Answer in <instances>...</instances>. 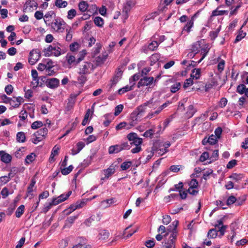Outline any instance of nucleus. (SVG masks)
Wrapping results in <instances>:
<instances>
[{"label": "nucleus", "mask_w": 248, "mask_h": 248, "mask_svg": "<svg viewBox=\"0 0 248 248\" xmlns=\"http://www.w3.org/2000/svg\"><path fill=\"white\" fill-rule=\"evenodd\" d=\"M209 45L206 44L204 40H201L193 43L189 52L187 54V56L189 58H192L194 56L201 50V58L197 62L198 63H200L203 59L206 57L209 50Z\"/></svg>", "instance_id": "1"}, {"label": "nucleus", "mask_w": 248, "mask_h": 248, "mask_svg": "<svg viewBox=\"0 0 248 248\" xmlns=\"http://www.w3.org/2000/svg\"><path fill=\"white\" fill-rule=\"evenodd\" d=\"M61 46V45L59 43H53L52 45L48 46L44 50V56L47 57L60 56L63 53Z\"/></svg>", "instance_id": "2"}, {"label": "nucleus", "mask_w": 248, "mask_h": 248, "mask_svg": "<svg viewBox=\"0 0 248 248\" xmlns=\"http://www.w3.org/2000/svg\"><path fill=\"white\" fill-rule=\"evenodd\" d=\"M68 25L63 19L60 17H54L53 23L50 27L51 30L57 33H62L65 31Z\"/></svg>", "instance_id": "3"}, {"label": "nucleus", "mask_w": 248, "mask_h": 248, "mask_svg": "<svg viewBox=\"0 0 248 248\" xmlns=\"http://www.w3.org/2000/svg\"><path fill=\"white\" fill-rule=\"evenodd\" d=\"M47 133L48 130L47 128L44 127L40 129L32 135L31 139V141L35 144L38 143L46 138Z\"/></svg>", "instance_id": "4"}, {"label": "nucleus", "mask_w": 248, "mask_h": 248, "mask_svg": "<svg viewBox=\"0 0 248 248\" xmlns=\"http://www.w3.org/2000/svg\"><path fill=\"white\" fill-rule=\"evenodd\" d=\"M41 57L40 51L39 49H33L29 54V62L33 65L40 59Z\"/></svg>", "instance_id": "5"}, {"label": "nucleus", "mask_w": 248, "mask_h": 248, "mask_svg": "<svg viewBox=\"0 0 248 248\" xmlns=\"http://www.w3.org/2000/svg\"><path fill=\"white\" fill-rule=\"evenodd\" d=\"M93 65L90 62H83L80 65L78 74H88L93 70Z\"/></svg>", "instance_id": "6"}, {"label": "nucleus", "mask_w": 248, "mask_h": 248, "mask_svg": "<svg viewBox=\"0 0 248 248\" xmlns=\"http://www.w3.org/2000/svg\"><path fill=\"white\" fill-rule=\"evenodd\" d=\"M128 140L131 141V144L136 146H140L142 143V139L138 137L136 133L131 132L127 136Z\"/></svg>", "instance_id": "7"}, {"label": "nucleus", "mask_w": 248, "mask_h": 248, "mask_svg": "<svg viewBox=\"0 0 248 248\" xmlns=\"http://www.w3.org/2000/svg\"><path fill=\"white\" fill-rule=\"evenodd\" d=\"M179 224L178 220L174 221L172 224L169 225L167 228L168 232H170V237L171 239H176L178 235L177 226Z\"/></svg>", "instance_id": "8"}, {"label": "nucleus", "mask_w": 248, "mask_h": 248, "mask_svg": "<svg viewBox=\"0 0 248 248\" xmlns=\"http://www.w3.org/2000/svg\"><path fill=\"white\" fill-rule=\"evenodd\" d=\"M154 78L152 77H144L141 78L138 84V87L151 85L154 81Z\"/></svg>", "instance_id": "9"}, {"label": "nucleus", "mask_w": 248, "mask_h": 248, "mask_svg": "<svg viewBox=\"0 0 248 248\" xmlns=\"http://www.w3.org/2000/svg\"><path fill=\"white\" fill-rule=\"evenodd\" d=\"M60 84V80L56 78H50L46 81V85L50 89H56Z\"/></svg>", "instance_id": "10"}, {"label": "nucleus", "mask_w": 248, "mask_h": 248, "mask_svg": "<svg viewBox=\"0 0 248 248\" xmlns=\"http://www.w3.org/2000/svg\"><path fill=\"white\" fill-rule=\"evenodd\" d=\"M115 172V169L113 166H110L107 169L102 171V174L104 175L101 178L102 180L108 179L110 176L114 174Z\"/></svg>", "instance_id": "11"}, {"label": "nucleus", "mask_w": 248, "mask_h": 248, "mask_svg": "<svg viewBox=\"0 0 248 248\" xmlns=\"http://www.w3.org/2000/svg\"><path fill=\"white\" fill-rule=\"evenodd\" d=\"M54 17H56L55 14L53 12H48L44 16V22L47 26L49 27L51 26Z\"/></svg>", "instance_id": "12"}, {"label": "nucleus", "mask_w": 248, "mask_h": 248, "mask_svg": "<svg viewBox=\"0 0 248 248\" xmlns=\"http://www.w3.org/2000/svg\"><path fill=\"white\" fill-rule=\"evenodd\" d=\"M151 103V102H146L137 108L135 111L138 113V115L142 117L146 111V107L148 105H150Z\"/></svg>", "instance_id": "13"}, {"label": "nucleus", "mask_w": 248, "mask_h": 248, "mask_svg": "<svg viewBox=\"0 0 248 248\" xmlns=\"http://www.w3.org/2000/svg\"><path fill=\"white\" fill-rule=\"evenodd\" d=\"M24 101L23 98L21 97H14L9 100L10 105L14 108L18 107Z\"/></svg>", "instance_id": "14"}, {"label": "nucleus", "mask_w": 248, "mask_h": 248, "mask_svg": "<svg viewBox=\"0 0 248 248\" xmlns=\"http://www.w3.org/2000/svg\"><path fill=\"white\" fill-rule=\"evenodd\" d=\"M141 117L138 115V113L134 110L130 115L131 122H130V125L131 126H134L140 121Z\"/></svg>", "instance_id": "15"}, {"label": "nucleus", "mask_w": 248, "mask_h": 248, "mask_svg": "<svg viewBox=\"0 0 248 248\" xmlns=\"http://www.w3.org/2000/svg\"><path fill=\"white\" fill-rule=\"evenodd\" d=\"M77 244L75 245L82 248H92V246L87 244V240L86 239L80 237L77 239Z\"/></svg>", "instance_id": "16"}, {"label": "nucleus", "mask_w": 248, "mask_h": 248, "mask_svg": "<svg viewBox=\"0 0 248 248\" xmlns=\"http://www.w3.org/2000/svg\"><path fill=\"white\" fill-rule=\"evenodd\" d=\"M0 157L1 161L6 164L10 163L12 160L11 155L5 153L4 151H0Z\"/></svg>", "instance_id": "17"}, {"label": "nucleus", "mask_w": 248, "mask_h": 248, "mask_svg": "<svg viewBox=\"0 0 248 248\" xmlns=\"http://www.w3.org/2000/svg\"><path fill=\"white\" fill-rule=\"evenodd\" d=\"M65 58H66V60L67 61V63L68 64V68H70L71 65L72 64H76L78 63H77V60H76V57L71 54L68 53L66 55Z\"/></svg>", "instance_id": "18"}, {"label": "nucleus", "mask_w": 248, "mask_h": 248, "mask_svg": "<svg viewBox=\"0 0 248 248\" xmlns=\"http://www.w3.org/2000/svg\"><path fill=\"white\" fill-rule=\"evenodd\" d=\"M196 16V14H195L191 17V19L187 22L183 28V31H186L187 32H189L190 31V29L193 26L194 20Z\"/></svg>", "instance_id": "19"}, {"label": "nucleus", "mask_w": 248, "mask_h": 248, "mask_svg": "<svg viewBox=\"0 0 248 248\" xmlns=\"http://www.w3.org/2000/svg\"><path fill=\"white\" fill-rule=\"evenodd\" d=\"M201 76V69L200 68H194L192 70L190 77L194 80H197Z\"/></svg>", "instance_id": "20"}, {"label": "nucleus", "mask_w": 248, "mask_h": 248, "mask_svg": "<svg viewBox=\"0 0 248 248\" xmlns=\"http://www.w3.org/2000/svg\"><path fill=\"white\" fill-rule=\"evenodd\" d=\"M86 204V202L82 201L81 202H77L75 204H72L70 206L69 209L70 212L74 211L77 209H79L85 206Z\"/></svg>", "instance_id": "21"}, {"label": "nucleus", "mask_w": 248, "mask_h": 248, "mask_svg": "<svg viewBox=\"0 0 248 248\" xmlns=\"http://www.w3.org/2000/svg\"><path fill=\"white\" fill-rule=\"evenodd\" d=\"M122 74H123L122 70H121L120 68H118L117 69V71H116V74H115L114 77L111 79V81L112 82L113 85L116 84L118 82V81L119 80V79L121 78Z\"/></svg>", "instance_id": "22"}, {"label": "nucleus", "mask_w": 248, "mask_h": 248, "mask_svg": "<svg viewBox=\"0 0 248 248\" xmlns=\"http://www.w3.org/2000/svg\"><path fill=\"white\" fill-rule=\"evenodd\" d=\"M108 54L104 52L102 54L96 58V62L97 65H100L104 62L108 57Z\"/></svg>", "instance_id": "23"}, {"label": "nucleus", "mask_w": 248, "mask_h": 248, "mask_svg": "<svg viewBox=\"0 0 248 248\" xmlns=\"http://www.w3.org/2000/svg\"><path fill=\"white\" fill-rule=\"evenodd\" d=\"M170 146V143L169 141L166 142L165 143H162L160 144V147H163L164 148H162L161 149H159L158 151V154L162 155L164 154L165 153H166L168 150L167 149L169 148Z\"/></svg>", "instance_id": "24"}, {"label": "nucleus", "mask_w": 248, "mask_h": 248, "mask_svg": "<svg viewBox=\"0 0 248 248\" xmlns=\"http://www.w3.org/2000/svg\"><path fill=\"white\" fill-rule=\"evenodd\" d=\"M122 148L119 144L110 146L108 148L109 154H117L122 151Z\"/></svg>", "instance_id": "25"}, {"label": "nucleus", "mask_w": 248, "mask_h": 248, "mask_svg": "<svg viewBox=\"0 0 248 248\" xmlns=\"http://www.w3.org/2000/svg\"><path fill=\"white\" fill-rule=\"evenodd\" d=\"M109 236V232L107 230H103L100 231L98 238L99 240H105L108 238Z\"/></svg>", "instance_id": "26"}, {"label": "nucleus", "mask_w": 248, "mask_h": 248, "mask_svg": "<svg viewBox=\"0 0 248 248\" xmlns=\"http://www.w3.org/2000/svg\"><path fill=\"white\" fill-rule=\"evenodd\" d=\"M117 202L115 198H111L102 201L101 204L105 207H108L113 203H115Z\"/></svg>", "instance_id": "27"}, {"label": "nucleus", "mask_w": 248, "mask_h": 248, "mask_svg": "<svg viewBox=\"0 0 248 248\" xmlns=\"http://www.w3.org/2000/svg\"><path fill=\"white\" fill-rule=\"evenodd\" d=\"M66 34L65 36V40L69 42L71 41L73 36V31L71 27L67 26L65 29Z\"/></svg>", "instance_id": "28"}, {"label": "nucleus", "mask_w": 248, "mask_h": 248, "mask_svg": "<svg viewBox=\"0 0 248 248\" xmlns=\"http://www.w3.org/2000/svg\"><path fill=\"white\" fill-rule=\"evenodd\" d=\"M78 7L81 12H85L87 10L89 4L86 1L82 0L78 3Z\"/></svg>", "instance_id": "29"}, {"label": "nucleus", "mask_w": 248, "mask_h": 248, "mask_svg": "<svg viewBox=\"0 0 248 248\" xmlns=\"http://www.w3.org/2000/svg\"><path fill=\"white\" fill-rule=\"evenodd\" d=\"M36 181L34 179H32L30 185L28 186L27 188V196H31L33 195L32 192L33 191V187L35 184Z\"/></svg>", "instance_id": "30"}, {"label": "nucleus", "mask_w": 248, "mask_h": 248, "mask_svg": "<svg viewBox=\"0 0 248 248\" xmlns=\"http://www.w3.org/2000/svg\"><path fill=\"white\" fill-rule=\"evenodd\" d=\"M134 2L131 0L127 1L125 4L123 12H124L126 14H127L131 10L132 7L134 5Z\"/></svg>", "instance_id": "31"}, {"label": "nucleus", "mask_w": 248, "mask_h": 248, "mask_svg": "<svg viewBox=\"0 0 248 248\" xmlns=\"http://www.w3.org/2000/svg\"><path fill=\"white\" fill-rule=\"evenodd\" d=\"M93 22L95 25L99 27H103L104 22L103 19L100 16H96L94 18Z\"/></svg>", "instance_id": "32"}, {"label": "nucleus", "mask_w": 248, "mask_h": 248, "mask_svg": "<svg viewBox=\"0 0 248 248\" xmlns=\"http://www.w3.org/2000/svg\"><path fill=\"white\" fill-rule=\"evenodd\" d=\"M16 140L19 142H24L26 141L25 134L23 132H19L16 134Z\"/></svg>", "instance_id": "33"}, {"label": "nucleus", "mask_w": 248, "mask_h": 248, "mask_svg": "<svg viewBox=\"0 0 248 248\" xmlns=\"http://www.w3.org/2000/svg\"><path fill=\"white\" fill-rule=\"evenodd\" d=\"M55 5L59 8H65L68 5V2L63 0H56Z\"/></svg>", "instance_id": "34"}, {"label": "nucleus", "mask_w": 248, "mask_h": 248, "mask_svg": "<svg viewBox=\"0 0 248 248\" xmlns=\"http://www.w3.org/2000/svg\"><path fill=\"white\" fill-rule=\"evenodd\" d=\"M176 239H171L170 236L168 242L165 244V248H175Z\"/></svg>", "instance_id": "35"}, {"label": "nucleus", "mask_w": 248, "mask_h": 248, "mask_svg": "<svg viewBox=\"0 0 248 248\" xmlns=\"http://www.w3.org/2000/svg\"><path fill=\"white\" fill-rule=\"evenodd\" d=\"M25 210V206L24 205H20L16 211V217H20L24 213Z\"/></svg>", "instance_id": "36"}, {"label": "nucleus", "mask_w": 248, "mask_h": 248, "mask_svg": "<svg viewBox=\"0 0 248 248\" xmlns=\"http://www.w3.org/2000/svg\"><path fill=\"white\" fill-rule=\"evenodd\" d=\"M36 155L34 153H31L28 155L25 158V163L29 164L33 162L35 159Z\"/></svg>", "instance_id": "37"}, {"label": "nucleus", "mask_w": 248, "mask_h": 248, "mask_svg": "<svg viewBox=\"0 0 248 248\" xmlns=\"http://www.w3.org/2000/svg\"><path fill=\"white\" fill-rule=\"evenodd\" d=\"M181 86V83L177 82L171 86L170 90L171 93H175L180 89Z\"/></svg>", "instance_id": "38"}, {"label": "nucleus", "mask_w": 248, "mask_h": 248, "mask_svg": "<svg viewBox=\"0 0 248 248\" xmlns=\"http://www.w3.org/2000/svg\"><path fill=\"white\" fill-rule=\"evenodd\" d=\"M221 26L220 25L215 31L210 32V36L212 40H214L217 36L218 33L220 31Z\"/></svg>", "instance_id": "39"}, {"label": "nucleus", "mask_w": 248, "mask_h": 248, "mask_svg": "<svg viewBox=\"0 0 248 248\" xmlns=\"http://www.w3.org/2000/svg\"><path fill=\"white\" fill-rule=\"evenodd\" d=\"M86 74H79V76L78 78V82L82 85H83L87 80Z\"/></svg>", "instance_id": "40"}, {"label": "nucleus", "mask_w": 248, "mask_h": 248, "mask_svg": "<svg viewBox=\"0 0 248 248\" xmlns=\"http://www.w3.org/2000/svg\"><path fill=\"white\" fill-rule=\"evenodd\" d=\"M133 86H132L131 84L130 85H126L124 87L119 90L118 93L120 94H123L128 91H129L132 90V87Z\"/></svg>", "instance_id": "41"}, {"label": "nucleus", "mask_w": 248, "mask_h": 248, "mask_svg": "<svg viewBox=\"0 0 248 248\" xmlns=\"http://www.w3.org/2000/svg\"><path fill=\"white\" fill-rule=\"evenodd\" d=\"M217 235V231L215 229H210L208 233H207V237L209 238H215Z\"/></svg>", "instance_id": "42"}, {"label": "nucleus", "mask_w": 248, "mask_h": 248, "mask_svg": "<svg viewBox=\"0 0 248 248\" xmlns=\"http://www.w3.org/2000/svg\"><path fill=\"white\" fill-rule=\"evenodd\" d=\"M140 77V74L139 73H137L134 74L130 79H129V83L132 86L135 85V82L138 80Z\"/></svg>", "instance_id": "43"}, {"label": "nucleus", "mask_w": 248, "mask_h": 248, "mask_svg": "<svg viewBox=\"0 0 248 248\" xmlns=\"http://www.w3.org/2000/svg\"><path fill=\"white\" fill-rule=\"evenodd\" d=\"M158 45V43L156 40H153L149 45L148 49L150 50L154 51L157 48Z\"/></svg>", "instance_id": "44"}, {"label": "nucleus", "mask_w": 248, "mask_h": 248, "mask_svg": "<svg viewBox=\"0 0 248 248\" xmlns=\"http://www.w3.org/2000/svg\"><path fill=\"white\" fill-rule=\"evenodd\" d=\"M62 169V168H61V172L63 175H67L70 172L72 171V170L73 169V167L72 165H70L67 168H64Z\"/></svg>", "instance_id": "45"}, {"label": "nucleus", "mask_w": 248, "mask_h": 248, "mask_svg": "<svg viewBox=\"0 0 248 248\" xmlns=\"http://www.w3.org/2000/svg\"><path fill=\"white\" fill-rule=\"evenodd\" d=\"M132 165L131 161H125L122 163L121 168L123 170H126Z\"/></svg>", "instance_id": "46"}, {"label": "nucleus", "mask_w": 248, "mask_h": 248, "mask_svg": "<svg viewBox=\"0 0 248 248\" xmlns=\"http://www.w3.org/2000/svg\"><path fill=\"white\" fill-rule=\"evenodd\" d=\"M77 15V11L74 9L69 10L67 12V17L69 19H72Z\"/></svg>", "instance_id": "47"}, {"label": "nucleus", "mask_w": 248, "mask_h": 248, "mask_svg": "<svg viewBox=\"0 0 248 248\" xmlns=\"http://www.w3.org/2000/svg\"><path fill=\"white\" fill-rule=\"evenodd\" d=\"M218 151L215 150L212 153V155H211L209 159L210 160V163L216 161L218 159Z\"/></svg>", "instance_id": "48"}, {"label": "nucleus", "mask_w": 248, "mask_h": 248, "mask_svg": "<svg viewBox=\"0 0 248 248\" xmlns=\"http://www.w3.org/2000/svg\"><path fill=\"white\" fill-rule=\"evenodd\" d=\"M195 109L192 105H189L187 108L186 114L188 117H191L195 113Z\"/></svg>", "instance_id": "49"}, {"label": "nucleus", "mask_w": 248, "mask_h": 248, "mask_svg": "<svg viewBox=\"0 0 248 248\" xmlns=\"http://www.w3.org/2000/svg\"><path fill=\"white\" fill-rule=\"evenodd\" d=\"M244 176L242 174H236L234 173L230 176V178L232 179V180L235 181L236 182H238L241 180Z\"/></svg>", "instance_id": "50"}, {"label": "nucleus", "mask_w": 248, "mask_h": 248, "mask_svg": "<svg viewBox=\"0 0 248 248\" xmlns=\"http://www.w3.org/2000/svg\"><path fill=\"white\" fill-rule=\"evenodd\" d=\"M72 192L71 191H68L66 194H61L60 196H58V198L60 200V202H62L64 201H65L71 194Z\"/></svg>", "instance_id": "51"}, {"label": "nucleus", "mask_w": 248, "mask_h": 248, "mask_svg": "<svg viewBox=\"0 0 248 248\" xmlns=\"http://www.w3.org/2000/svg\"><path fill=\"white\" fill-rule=\"evenodd\" d=\"M79 47V44L77 42L72 43L69 46L70 50L72 52L77 51Z\"/></svg>", "instance_id": "52"}, {"label": "nucleus", "mask_w": 248, "mask_h": 248, "mask_svg": "<svg viewBox=\"0 0 248 248\" xmlns=\"http://www.w3.org/2000/svg\"><path fill=\"white\" fill-rule=\"evenodd\" d=\"M43 125V123L40 121H37L35 122H34L31 125V128L33 129H36L38 128L41 127Z\"/></svg>", "instance_id": "53"}, {"label": "nucleus", "mask_w": 248, "mask_h": 248, "mask_svg": "<svg viewBox=\"0 0 248 248\" xmlns=\"http://www.w3.org/2000/svg\"><path fill=\"white\" fill-rule=\"evenodd\" d=\"M91 113V112L90 111V110L88 109L85 115L84 118L83 120L82 121V124L83 125H85L88 124L89 118V116H90Z\"/></svg>", "instance_id": "54"}, {"label": "nucleus", "mask_w": 248, "mask_h": 248, "mask_svg": "<svg viewBox=\"0 0 248 248\" xmlns=\"http://www.w3.org/2000/svg\"><path fill=\"white\" fill-rule=\"evenodd\" d=\"M189 188H198V182L196 179H192L189 183Z\"/></svg>", "instance_id": "55"}, {"label": "nucleus", "mask_w": 248, "mask_h": 248, "mask_svg": "<svg viewBox=\"0 0 248 248\" xmlns=\"http://www.w3.org/2000/svg\"><path fill=\"white\" fill-rule=\"evenodd\" d=\"M86 54L87 53L86 50L84 49L80 51L78 54L79 57L77 59V63H79L80 62L83 60Z\"/></svg>", "instance_id": "56"}, {"label": "nucleus", "mask_w": 248, "mask_h": 248, "mask_svg": "<svg viewBox=\"0 0 248 248\" xmlns=\"http://www.w3.org/2000/svg\"><path fill=\"white\" fill-rule=\"evenodd\" d=\"M218 139L216 136L212 135L208 138L209 143L211 145L215 144Z\"/></svg>", "instance_id": "57"}, {"label": "nucleus", "mask_w": 248, "mask_h": 248, "mask_svg": "<svg viewBox=\"0 0 248 248\" xmlns=\"http://www.w3.org/2000/svg\"><path fill=\"white\" fill-rule=\"evenodd\" d=\"M153 39L154 40H156L158 43V45H159L165 40V36L164 35L158 36L155 35L154 36Z\"/></svg>", "instance_id": "58"}, {"label": "nucleus", "mask_w": 248, "mask_h": 248, "mask_svg": "<svg viewBox=\"0 0 248 248\" xmlns=\"http://www.w3.org/2000/svg\"><path fill=\"white\" fill-rule=\"evenodd\" d=\"M227 11H224V10H214L213 11L212 13V16H221V15H224V14L225 13H227Z\"/></svg>", "instance_id": "59"}, {"label": "nucleus", "mask_w": 248, "mask_h": 248, "mask_svg": "<svg viewBox=\"0 0 248 248\" xmlns=\"http://www.w3.org/2000/svg\"><path fill=\"white\" fill-rule=\"evenodd\" d=\"M209 158V154L208 152H205L203 153L200 158V160L201 162H204Z\"/></svg>", "instance_id": "60"}, {"label": "nucleus", "mask_w": 248, "mask_h": 248, "mask_svg": "<svg viewBox=\"0 0 248 248\" xmlns=\"http://www.w3.org/2000/svg\"><path fill=\"white\" fill-rule=\"evenodd\" d=\"M193 84V79L190 77V78L186 79L184 84V88H186L190 86H191Z\"/></svg>", "instance_id": "61"}, {"label": "nucleus", "mask_w": 248, "mask_h": 248, "mask_svg": "<svg viewBox=\"0 0 248 248\" xmlns=\"http://www.w3.org/2000/svg\"><path fill=\"white\" fill-rule=\"evenodd\" d=\"M124 106L123 105H119L115 108L114 114L115 116L118 115L123 110Z\"/></svg>", "instance_id": "62"}, {"label": "nucleus", "mask_w": 248, "mask_h": 248, "mask_svg": "<svg viewBox=\"0 0 248 248\" xmlns=\"http://www.w3.org/2000/svg\"><path fill=\"white\" fill-rule=\"evenodd\" d=\"M246 88V86L244 84H240L238 86L237 88V92L241 94L244 93Z\"/></svg>", "instance_id": "63"}, {"label": "nucleus", "mask_w": 248, "mask_h": 248, "mask_svg": "<svg viewBox=\"0 0 248 248\" xmlns=\"http://www.w3.org/2000/svg\"><path fill=\"white\" fill-rule=\"evenodd\" d=\"M236 201V198L233 196H230L227 200V204L228 205L234 203Z\"/></svg>", "instance_id": "64"}]
</instances>
